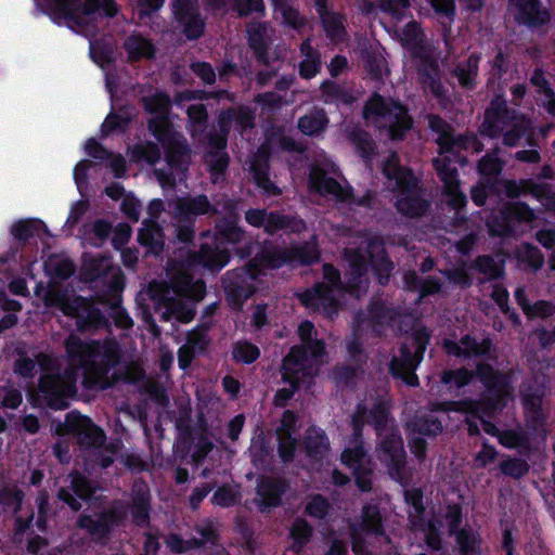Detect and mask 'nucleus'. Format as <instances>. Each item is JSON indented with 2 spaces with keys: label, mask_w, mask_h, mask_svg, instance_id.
Wrapping results in <instances>:
<instances>
[{
  "label": "nucleus",
  "mask_w": 555,
  "mask_h": 555,
  "mask_svg": "<svg viewBox=\"0 0 555 555\" xmlns=\"http://www.w3.org/2000/svg\"><path fill=\"white\" fill-rule=\"evenodd\" d=\"M483 150L485 144L475 132L466 131L457 135L451 132L446 142L439 147V154H452L455 151H470L478 154Z\"/></svg>",
  "instance_id": "29"
},
{
  "label": "nucleus",
  "mask_w": 555,
  "mask_h": 555,
  "mask_svg": "<svg viewBox=\"0 0 555 555\" xmlns=\"http://www.w3.org/2000/svg\"><path fill=\"white\" fill-rule=\"evenodd\" d=\"M522 196H531L540 201L544 208L555 207V191L547 182H535L531 178L519 179Z\"/></svg>",
  "instance_id": "37"
},
{
  "label": "nucleus",
  "mask_w": 555,
  "mask_h": 555,
  "mask_svg": "<svg viewBox=\"0 0 555 555\" xmlns=\"http://www.w3.org/2000/svg\"><path fill=\"white\" fill-rule=\"evenodd\" d=\"M48 11L57 25L61 21L85 25V18L102 13L107 18L116 17L119 12L116 0H49Z\"/></svg>",
  "instance_id": "5"
},
{
  "label": "nucleus",
  "mask_w": 555,
  "mask_h": 555,
  "mask_svg": "<svg viewBox=\"0 0 555 555\" xmlns=\"http://www.w3.org/2000/svg\"><path fill=\"white\" fill-rule=\"evenodd\" d=\"M365 115L380 119V128L386 129L390 141H402L413 128L414 121L406 105L393 98L379 93L371 95L364 106Z\"/></svg>",
  "instance_id": "4"
},
{
  "label": "nucleus",
  "mask_w": 555,
  "mask_h": 555,
  "mask_svg": "<svg viewBox=\"0 0 555 555\" xmlns=\"http://www.w3.org/2000/svg\"><path fill=\"white\" fill-rule=\"evenodd\" d=\"M472 268L479 274L487 275L490 281H496L504 276L503 264H499L491 255H478Z\"/></svg>",
  "instance_id": "57"
},
{
  "label": "nucleus",
  "mask_w": 555,
  "mask_h": 555,
  "mask_svg": "<svg viewBox=\"0 0 555 555\" xmlns=\"http://www.w3.org/2000/svg\"><path fill=\"white\" fill-rule=\"evenodd\" d=\"M351 143L365 163L372 162L376 154V145L367 131L357 130L351 132Z\"/></svg>",
  "instance_id": "60"
},
{
  "label": "nucleus",
  "mask_w": 555,
  "mask_h": 555,
  "mask_svg": "<svg viewBox=\"0 0 555 555\" xmlns=\"http://www.w3.org/2000/svg\"><path fill=\"white\" fill-rule=\"evenodd\" d=\"M525 424L527 428L538 436H546L547 416L543 405L524 406Z\"/></svg>",
  "instance_id": "54"
},
{
  "label": "nucleus",
  "mask_w": 555,
  "mask_h": 555,
  "mask_svg": "<svg viewBox=\"0 0 555 555\" xmlns=\"http://www.w3.org/2000/svg\"><path fill=\"white\" fill-rule=\"evenodd\" d=\"M529 83L535 88V94L542 98L541 105L551 116H555V91L541 67L532 69Z\"/></svg>",
  "instance_id": "31"
},
{
  "label": "nucleus",
  "mask_w": 555,
  "mask_h": 555,
  "mask_svg": "<svg viewBox=\"0 0 555 555\" xmlns=\"http://www.w3.org/2000/svg\"><path fill=\"white\" fill-rule=\"evenodd\" d=\"M328 122L326 112L322 108H315L297 119V129L305 135L315 137L326 130Z\"/></svg>",
  "instance_id": "39"
},
{
  "label": "nucleus",
  "mask_w": 555,
  "mask_h": 555,
  "mask_svg": "<svg viewBox=\"0 0 555 555\" xmlns=\"http://www.w3.org/2000/svg\"><path fill=\"white\" fill-rule=\"evenodd\" d=\"M476 374L479 382L486 387V396L494 398L506 405L507 390L511 388V378L487 362L476 364Z\"/></svg>",
  "instance_id": "19"
},
{
  "label": "nucleus",
  "mask_w": 555,
  "mask_h": 555,
  "mask_svg": "<svg viewBox=\"0 0 555 555\" xmlns=\"http://www.w3.org/2000/svg\"><path fill=\"white\" fill-rule=\"evenodd\" d=\"M176 21L182 26V33L188 40H198L204 35L206 23L202 17L201 11Z\"/></svg>",
  "instance_id": "59"
},
{
  "label": "nucleus",
  "mask_w": 555,
  "mask_h": 555,
  "mask_svg": "<svg viewBox=\"0 0 555 555\" xmlns=\"http://www.w3.org/2000/svg\"><path fill=\"white\" fill-rule=\"evenodd\" d=\"M63 348L68 366L63 373H41L37 379V395L51 410L69 406V398L77 393L78 371L82 372L81 386L86 391L106 390L112 386L109 372L120 363V347L114 340H82L69 334Z\"/></svg>",
  "instance_id": "1"
},
{
  "label": "nucleus",
  "mask_w": 555,
  "mask_h": 555,
  "mask_svg": "<svg viewBox=\"0 0 555 555\" xmlns=\"http://www.w3.org/2000/svg\"><path fill=\"white\" fill-rule=\"evenodd\" d=\"M357 526L369 535H385L384 518L378 503L367 502L362 506L361 521Z\"/></svg>",
  "instance_id": "33"
},
{
  "label": "nucleus",
  "mask_w": 555,
  "mask_h": 555,
  "mask_svg": "<svg viewBox=\"0 0 555 555\" xmlns=\"http://www.w3.org/2000/svg\"><path fill=\"white\" fill-rule=\"evenodd\" d=\"M67 426L69 433L76 437L80 450H96L106 442L104 430L86 416H77L70 421L68 415Z\"/></svg>",
  "instance_id": "15"
},
{
  "label": "nucleus",
  "mask_w": 555,
  "mask_h": 555,
  "mask_svg": "<svg viewBox=\"0 0 555 555\" xmlns=\"http://www.w3.org/2000/svg\"><path fill=\"white\" fill-rule=\"evenodd\" d=\"M130 159L133 163L145 162L151 166H155L160 159V149L152 141L134 144L130 150Z\"/></svg>",
  "instance_id": "55"
},
{
  "label": "nucleus",
  "mask_w": 555,
  "mask_h": 555,
  "mask_svg": "<svg viewBox=\"0 0 555 555\" xmlns=\"http://www.w3.org/2000/svg\"><path fill=\"white\" fill-rule=\"evenodd\" d=\"M402 44L408 47L411 54L427 49L426 37L416 20L408 22L401 29Z\"/></svg>",
  "instance_id": "46"
},
{
  "label": "nucleus",
  "mask_w": 555,
  "mask_h": 555,
  "mask_svg": "<svg viewBox=\"0 0 555 555\" xmlns=\"http://www.w3.org/2000/svg\"><path fill=\"white\" fill-rule=\"evenodd\" d=\"M412 57L418 60L417 73L423 82L435 80L440 75V67L437 60L429 53L428 48L418 52H413Z\"/></svg>",
  "instance_id": "50"
},
{
  "label": "nucleus",
  "mask_w": 555,
  "mask_h": 555,
  "mask_svg": "<svg viewBox=\"0 0 555 555\" xmlns=\"http://www.w3.org/2000/svg\"><path fill=\"white\" fill-rule=\"evenodd\" d=\"M128 518L127 506L122 501L92 514L82 513L77 518V527L89 534L96 544H105L116 528L122 526Z\"/></svg>",
  "instance_id": "6"
},
{
  "label": "nucleus",
  "mask_w": 555,
  "mask_h": 555,
  "mask_svg": "<svg viewBox=\"0 0 555 555\" xmlns=\"http://www.w3.org/2000/svg\"><path fill=\"white\" fill-rule=\"evenodd\" d=\"M547 385L544 375L532 373L522 379L519 386L520 400L524 406L543 405Z\"/></svg>",
  "instance_id": "26"
},
{
  "label": "nucleus",
  "mask_w": 555,
  "mask_h": 555,
  "mask_svg": "<svg viewBox=\"0 0 555 555\" xmlns=\"http://www.w3.org/2000/svg\"><path fill=\"white\" fill-rule=\"evenodd\" d=\"M537 220V214L522 201L506 202L489 222V232L496 237H512L520 224Z\"/></svg>",
  "instance_id": "9"
},
{
  "label": "nucleus",
  "mask_w": 555,
  "mask_h": 555,
  "mask_svg": "<svg viewBox=\"0 0 555 555\" xmlns=\"http://www.w3.org/2000/svg\"><path fill=\"white\" fill-rule=\"evenodd\" d=\"M288 253L291 254L292 263L301 266H311L320 259L319 248L310 243L288 247Z\"/></svg>",
  "instance_id": "61"
},
{
  "label": "nucleus",
  "mask_w": 555,
  "mask_h": 555,
  "mask_svg": "<svg viewBox=\"0 0 555 555\" xmlns=\"http://www.w3.org/2000/svg\"><path fill=\"white\" fill-rule=\"evenodd\" d=\"M520 117L519 113L507 106L504 95L494 94L486 111H483V120L479 126V133L490 139L501 137L505 127L515 122Z\"/></svg>",
  "instance_id": "11"
},
{
  "label": "nucleus",
  "mask_w": 555,
  "mask_h": 555,
  "mask_svg": "<svg viewBox=\"0 0 555 555\" xmlns=\"http://www.w3.org/2000/svg\"><path fill=\"white\" fill-rule=\"evenodd\" d=\"M253 178L256 186L266 196H280L281 189L270 180L269 168L267 164L251 166Z\"/></svg>",
  "instance_id": "56"
},
{
  "label": "nucleus",
  "mask_w": 555,
  "mask_h": 555,
  "mask_svg": "<svg viewBox=\"0 0 555 555\" xmlns=\"http://www.w3.org/2000/svg\"><path fill=\"white\" fill-rule=\"evenodd\" d=\"M313 534L312 525L307 521L305 518H296L294 522H292L289 529V539L292 541L291 550L292 552L299 553L302 551L308 543L310 542Z\"/></svg>",
  "instance_id": "45"
},
{
  "label": "nucleus",
  "mask_w": 555,
  "mask_h": 555,
  "mask_svg": "<svg viewBox=\"0 0 555 555\" xmlns=\"http://www.w3.org/2000/svg\"><path fill=\"white\" fill-rule=\"evenodd\" d=\"M367 424L380 438L377 443V459L387 466L388 475L399 485H406V451L399 430L391 423L390 409L384 401L374 402L367 410Z\"/></svg>",
  "instance_id": "2"
},
{
  "label": "nucleus",
  "mask_w": 555,
  "mask_h": 555,
  "mask_svg": "<svg viewBox=\"0 0 555 555\" xmlns=\"http://www.w3.org/2000/svg\"><path fill=\"white\" fill-rule=\"evenodd\" d=\"M224 214L215 216L214 230H206L201 233L199 240L214 238L225 246H238L245 242L246 232L240 225L241 216L237 209V202L228 198L223 204Z\"/></svg>",
  "instance_id": "8"
},
{
  "label": "nucleus",
  "mask_w": 555,
  "mask_h": 555,
  "mask_svg": "<svg viewBox=\"0 0 555 555\" xmlns=\"http://www.w3.org/2000/svg\"><path fill=\"white\" fill-rule=\"evenodd\" d=\"M233 119L236 130L243 132L253 129L256 126V108L250 105L241 104L233 107Z\"/></svg>",
  "instance_id": "63"
},
{
  "label": "nucleus",
  "mask_w": 555,
  "mask_h": 555,
  "mask_svg": "<svg viewBox=\"0 0 555 555\" xmlns=\"http://www.w3.org/2000/svg\"><path fill=\"white\" fill-rule=\"evenodd\" d=\"M165 160L169 167L177 171H186L189 166L190 147L183 135L163 145Z\"/></svg>",
  "instance_id": "34"
},
{
  "label": "nucleus",
  "mask_w": 555,
  "mask_h": 555,
  "mask_svg": "<svg viewBox=\"0 0 555 555\" xmlns=\"http://www.w3.org/2000/svg\"><path fill=\"white\" fill-rule=\"evenodd\" d=\"M434 166L439 179L443 183V189L461 184V181L459 180V171L454 167H451L448 157L436 158L434 160Z\"/></svg>",
  "instance_id": "64"
},
{
  "label": "nucleus",
  "mask_w": 555,
  "mask_h": 555,
  "mask_svg": "<svg viewBox=\"0 0 555 555\" xmlns=\"http://www.w3.org/2000/svg\"><path fill=\"white\" fill-rule=\"evenodd\" d=\"M370 266L373 274L377 276V283L386 286L389 283L395 268L387 250L382 248L380 250L370 254Z\"/></svg>",
  "instance_id": "41"
},
{
  "label": "nucleus",
  "mask_w": 555,
  "mask_h": 555,
  "mask_svg": "<svg viewBox=\"0 0 555 555\" xmlns=\"http://www.w3.org/2000/svg\"><path fill=\"white\" fill-rule=\"evenodd\" d=\"M455 544H457V555H479L481 550L480 534L470 527H463L461 531L455 532Z\"/></svg>",
  "instance_id": "44"
},
{
  "label": "nucleus",
  "mask_w": 555,
  "mask_h": 555,
  "mask_svg": "<svg viewBox=\"0 0 555 555\" xmlns=\"http://www.w3.org/2000/svg\"><path fill=\"white\" fill-rule=\"evenodd\" d=\"M515 22L530 30H543L552 21L551 10L541 0H509Z\"/></svg>",
  "instance_id": "12"
},
{
  "label": "nucleus",
  "mask_w": 555,
  "mask_h": 555,
  "mask_svg": "<svg viewBox=\"0 0 555 555\" xmlns=\"http://www.w3.org/2000/svg\"><path fill=\"white\" fill-rule=\"evenodd\" d=\"M260 349L248 340H237L233 344L231 356L235 363L250 365L260 358Z\"/></svg>",
  "instance_id": "52"
},
{
  "label": "nucleus",
  "mask_w": 555,
  "mask_h": 555,
  "mask_svg": "<svg viewBox=\"0 0 555 555\" xmlns=\"http://www.w3.org/2000/svg\"><path fill=\"white\" fill-rule=\"evenodd\" d=\"M397 313L384 300H371L367 306V320L373 325H386L396 320Z\"/></svg>",
  "instance_id": "48"
},
{
  "label": "nucleus",
  "mask_w": 555,
  "mask_h": 555,
  "mask_svg": "<svg viewBox=\"0 0 555 555\" xmlns=\"http://www.w3.org/2000/svg\"><path fill=\"white\" fill-rule=\"evenodd\" d=\"M130 511L132 524L145 528L151 526L152 495L149 485L144 481H135L132 486V498L127 505Z\"/></svg>",
  "instance_id": "20"
},
{
  "label": "nucleus",
  "mask_w": 555,
  "mask_h": 555,
  "mask_svg": "<svg viewBox=\"0 0 555 555\" xmlns=\"http://www.w3.org/2000/svg\"><path fill=\"white\" fill-rule=\"evenodd\" d=\"M307 229L304 219L297 216L285 215L279 210H270L267 214L263 224V232L269 236H274L279 232L286 234H300Z\"/></svg>",
  "instance_id": "24"
},
{
  "label": "nucleus",
  "mask_w": 555,
  "mask_h": 555,
  "mask_svg": "<svg viewBox=\"0 0 555 555\" xmlns=\"http://www.w3.org/2000/svg\"><path fill=\"white\" fill-rule=\"evenodd\" d=\"M130 63L139 62L143 59L152 60L155 57V46L151 40L142 35H130L124 43Z\"/></svg>",
  "instance_id": "38"
},
{
  "label": "nucleus",
  "mask_w": 555,
  "mask_h": 555,
  "mask_svg": "<svg viewBox=\"0 0 555 555\" xmlns=\"http://www.w3.org/2000/svg\"><path fill=\"white\" fill-rule=\"evenodd\" d=\"M112 269L111 258L104 255L82 256L80 275L83 282H105L108 272Z\"/></svg>",
  "instance_id": "28"
},
{
  "label": "nucleus",
  "mask_w": 555,
  "mask_h": 555,
  "mask_svg": "<svg viewBox=\"0 0 555 555\" xmlns=\"http://www.w3.org/2000/svg\"><path fill=\"white\" fill-rule=\"evenodd\" d=\"M416 351H412L409 345L402 344L399 347V356H393L390 360L389 374L410 387H418L420 379L415 372L421 363H416Z\"/></svg>",
  "instance_id": "18"
},
{
  "label": "nucleus",
  "mask_w": 555,
  "mask_h": 555,
  "mask_svg": "<svg viewBox=\"0 0 555 555\" xmlns=\"http://www.w3.org/2000/svg\"><path fill=\"white\" fill-rule=\"evenodd\" d=\"M322 100L325 104H334L340 102L349 105L354 102V96L346 88L332 79H325L319 87Z\"/></svg>",
  "instance_id": "40"
},
{
  "label": "nucleus",
  "mask_w": 555,
  "mask_h": 555,
  "mask_svg": "<svg viewBox=\"0 0 555 555\" xmlns=\"http://www.w3.org/2000/svg\"><path fill=\"white\" fill-rule=\"evenodd\" d=\"M147 127L160 146H165L182 135L180 132L175 130L172 122L166 116H156L152 118L147 122Z\"/></svg>",
  "instance_id": "42"
},
{
  "label": "nucleus",
  "mask_w": 555,
  "mask_h": 555,
  "mask_svg": "<svg viewBox=\"0 0 555 555\" xmlns=\"http://www.w3.org/2000/svg\"><path fill=\"white\" fill-rule=\"evenodd\" d=\"M309 184L312 190L322 196L332 195L340 202L352 198V189L350 186L344 189L335 178L327 176L323 171L310 172Z\"/></svg>",
  "instance_id": "25"
},
{
  "label": "nucleus",
  "mask_w": 555,
  "mask_h": 555,
  "mask_svg": "<svg viewBox=\"0 0 555 555\" xmlns=\"http://www.w3.org/2000/svg\"><path fill=\"white\" fill-rule=\"evenodd\" d=\"M176 215L183 221L196 222L197 217H215L219 215V210L205 194H201L194 197H179L176 202Z\"/></svg>",
  "instance_id": "21"
},
{
  "label": "nucleus",
  "mask_w": 555,
  "mask_h": 555,
  "mask_svg": "<svg viewBox=\"0 0 555 555\" xmlns=\"http://www.w3.org/2000/svg\"><path fill=\"white\" fill-rule=\"evenodd\" d=\"M188 258L192 264L203 267L209 272H220L229 264L231 253L214 238H205L201 240L198 249L189 253Z\"/></svg>",
  "instance_id": "14"
},
{
  "label": "nucleus",
  "mask_w": 555,
  "mask_h": 555,
  "mask_svg": "<svg viewBox=\"0 0 555 555\" xmlns=\"http://www.w3.org/2000/svg\"><path fill=\"white\" fill-rule=\"evenodd\" d=\"M480 59L479 53L473 52L450 72V75L457 79V85L466 92H472L477 88Z\"/></svg>",
  "instance_id": "27"
},
{
  "label": "nucleus",
  "mask_w": 555,
  "mask_h": 555,
  "mask_svg": "<svg viewBox=\"0 0 555 555\" xmlns=\"http://www.w3.org/2000/svg\"><path fill=\"white\" fill-rule=\"evenodd\" d=\"M528 462L518 456L504 455L499 464V470L502 476L521 479L529 473Z\"/></svg>",
  "instance_id": "58"
},
{
  "label": "nucleus",
  "mask_w": 555,
  "mask_h": 555,
  "mask_svg": "<svg viewBox=\"0 0 555 555\" xmlns=\"http://www.w3.org/2000/svg\"><path fill=\"white\" fill-rule=\"evenodd\" d=\"M139 245L146 248L147 254L158 256L164 248V232L160 224L154 220L143 222V228L137 234Z\"/></svg>",
  "instance_id": "30"
},
{
  "label": "nucleus",
  "mask_w": 555,
  "mask_h": 555,
  "mask_svg": "<svg viewBox=\"0 0 555 555\" xmlns=\"http://www.w3.org/2000/svg\"><path fill=\"white\" fill-rule=\"evenodd\" d=\"M306 57L299 62V76L304 79H311L320 73L321 55L318 50L310 47L309 42L301 46Z\"/></svg>",
  "instance_id": "49"
},
{
  "label": "nucleus",
  "mask_w": 555,
  "mask_h": 555,
  "mask_svg": "<svg viewBox=\"0 0 555 555\" xmlns=\"http://www.w3.org/2000/svg\"><path fill=\"white\" fill-rule=\"evenodd\" d=\"M289 485L283 477L262 475L258 478L256 493L259 496L258 507L260 512H267L282 505L283 496L288 491Z\"/></svg>",
  "instance_id": "17"
},
{
  "label": "nucleus",
  "mask_w": 555,
  "mask_h": 555,
  "mask_svg": "<svg viewBox=\"0 0 555 555\" xmlns=\"http://www.w3.org/2000/svg\"><path fill=\"white\" fill-rule=\"evenodd\" d=\"M146 113L156 116H168L170 113L172 101L171 96L165 92H156L153 95H145L141 99Z\"/></svg>",
  "instance_id": "53"
},
{
  "label": "nucleus",
  "mask_w": 555,
  "mask_h": 555,
  "mask_svg": "<svg viewBox=\"0 0 555 555\" xmlns=\"http://www.w3.org/2000/svg\"><path fill=\"white\" fill-rule=\"evenodd\" d=\"M301 448L312 465H321L328 455L331 442L322 428L312 425L306 431Z\"/></svg>",
  "instance_id": "23"
},
{
  "label": "nucleus",
  "mask_w": 555,
  "mask_h": 555,
  "mask_svg": "<svg viewBox=\"0 0 555 555\" xmlns=\"http://www.w3.org/2000/svg\"><path fill=\"white\" fill-rule=\"evenodd\" d=\"M317 369H310L299 364H291L282 360L281 373L284 383L289 385L288 388H280L275 396H273V404L280 408H285L294 397L295 392L306 382H311L318 374Z\"/></svg>",
  "instance_id": "13"
},
{
  "label": "nucleus",
  "mask_w": 555,
  "mask_h": 555,
  "mask_svg": "<svg viewBox=\"0 0 555 555\" xmlns=\"http://www.w3.org/2000/svg\"><path fill=\"white\" fill-rule=\"evenodd\" d=\"M475 377H477L476 370L469 371L466 367H460L442 371L440 374V382L448 386V388L454 387L455 389H462L468 386Z\"/></svg>",
  "instance_id": "51"
},
{
  "label": "nucleus",
  "mask_w": 555,
  "mask_h": 555,
  "mask_svg": "<svg viewBox=\"0 0 555 555\" xmlns=\"http://www.w3.org/2000/svg\"><path fill=\"white\" fill-rule=\"evenodd\" d=\"M500 147H493L477 162V172L483 178H496L504 168V160L499 157Z\"/></svg>",
  "instance_id": "47"
},
{
  "label": "nucleus",
  "mask_w": 555,
  "mask_h": 555,
  "mask_svg": "<svg viewBox=\"0 0 555 555\" xmlns=\"http://www.w3.org/2000/svg\"><path fill=\"white\" fill-rule=\"evenodd\" d=\"M398 212L408 218L423 217L428 208L429 201L423 196V189L406 195H398L396 201Z\"/></svg>",
  "instance_id": "35"
},
{
  "label": "nucleus",
  "mask_w": 555,
  "mask_h": 555,
  "mask_svg": "<svg viewBox=\"0 0 555 555\" xmlns=\"http://www.w3.org/2000/svg\"><path fill=\"white\" fill-rule=\"evenodd\" d=\"M405 428L410 435L435 439L442 434L443 424L436 415L426 413L412 417Z\"/></svg>",
  "instance_id": "32"
},
{
  "label": "nucleus",
  "mask_w": 555,
  "mask_h": 555,
  "mask_svg": "<svg viewBox=\"0 0 555 555\" xmlns=\"http://www.w3.org/2000/svg\"><path fill=\"white\" fill-rule=\"evenodd\" d=\"M322 276L323 281L315 282L312 287L299 295V301L306 308L320 311L325 317L334 319L339 311L336 293H345L346 281H341L340 271L332 263L323 264Z\"/></svg>",
  "instance_id": "3"
},
{
  "label": "nucleus",
  "mask_w": 555,
  "mask_h": 555,
  "mask_svg": "<svg viewBox=\"0 0 555 555\" xmlns=\"http://www.w3.org/2000/svg\"><path fill=\"white\" fill-rule=\"evenodd\" d=\"M41 228H46V223L37 219H28L16 221L12 229V235L20 243H27Z\"/></svg>",
  "instance_id": "62"
},
{
  "label": "nucleus",
  "mask_w": 555,
  "mask_h": 555,
  "mask_svg": "<svg viewBox=\"0 0 555 555\" xmlns=\"http://www.w3.org/2000/svg\"><path fill=\"white\" fill-rule=\"evenodd\" d=\"M505 406L502 402L483 395L479 399H469L468 416L478 421L492 418L498 411Z\"/></svg>",
  "instance_id": "43"
},
{
  "label": "nucleus",
  "mask_w": 555,
  "mask_h": 555,
  "mask_svg": "<svg viewBox=\"0 0 555 555\" xmlns=\"http://www.w3.org/2000/svg\"><path fill=\"white\" fill-rule=\"evenodd\" d=\"M61 309L65 315L76 321L80 332H92L109 326V321L90 297L77 295L64 301Z\"/></svg>",
  "instance_id": "10"
},
{
  "label": "nucleus",
  "mask_w": 555,
  "mask_h": 555,
  "mask_svg": "<svg viewBox=\"0 0 555 555\" xmlns=\"http://www.w3.org/2000/svg\"><path fill=\"white\" fill-rule=\"evenodd\" d=\"M314 334L317 331L312 321H301L297 327L301 344L293 346L283 360L319 371L322 358L326 356V344L322 339L313 338Z\"/></svg>",
  "instance_id": "7"
},
{
  "label": "nucleus",
  "mask_w": 555,
  "mask_h": 555,
  "mask_svg": "<svg viewBox=\"0 0 555 555\" xmlns=\"http://www.w3.org/2000/svg\"><path fill=\"white\" fill-rule=\"evenodd\" d=\"M345 258L348 262V269L345 272V293L359 297L367 286V260L359 249H346Z\"/></svg>",
  "instance_id": "16"
},
{
  "label": "nucleus",
  "mask_w": 555,
  "mask_h": 555,
  "mask_svg": "<svg viewBox=\"0 0 555 555\" xmlns=\"http://www.w3.org/2000/svg\"><path fill=\"white\" fill-rule=\"evenodd\" d=\"M224 293L229 306L233 310H241L244 302L255 295L256 288L243 274L228 271L224 279Z\"/></svg>",
  "instance_id": "22"
},
{
  "label": "nucleus",
  "mask_w": 555,
  "mask_h": 555,
  "mask_svg": "<svg viewBox=\"0 0 555 555\" xmlns=\"http://www.w3.org/2000/svg\"><path fill=\"white\" fill-rule=\"evenodd\" d=\"M409 481L403 488V500L409 505V519L414 527H423L425 520L424 493L421 488H408L411 476L406 473Z\"/></svg>",
  "instance_id": "36"
}]
</instances>
